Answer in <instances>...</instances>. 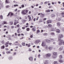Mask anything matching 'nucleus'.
I'll return each mask as SVG.
<instances>
[{"label":"nucleus","instance_id":"obj_60","mask_svg":"<svg viewBox=\"0 0 64 64\" xmlns=\"http://www.w3.org/2000/svg\"><path fill=\"white\" fill-rule=\"evenodd\" d=\"M47 2H45L44 3V4H45L46 5V4H47Z\"/></svg>","mask_w":64,"mask_h":64},{"label":"nucleus","instance_id":"obj_35","mask_svg":"<svg viewBox=\"0 0 64 64\" xmlns=\"http://www.w3.org/2000/svg\"><path fill=\"white\" fill-rule=\"evenodd\" d=\"M2 44H5V41L4 40H2Z\"/></svg>","mask_w":64,"mask_h":64},{"label":"nucleus","instance_id":"obj_9","mask_svg":"<svg viewBox=\"0 0 64 64\" xmlns=\"http://www.w3.org/2000/svg\"><path fill=\"white\" fill-rule=\"evenodd\" d=\"M47 23L48 24H49V23H51V22H52V21L50 20H48L47 21Z\"/></svg>","mask_w":64,"mask_h":64},{"label":"nucleus","instance_id":"obj_26","mask_svg":"<svg viewBox=\"0 0 64 64\" xmlns=\"http://www.w3.org/2000/svg\"><path fill=\"white\" fill-rule=\"evenodd\" d=\"M40 31L39 30H37V32H36V34H38V33H40Z\"/></svg>","mask_w":64,"mask_h":64},{"label":"nucleus","instance_id":"obj_34","mask_svg":"<svg viewBox=\"0 0 64 64\" xmlns=\"http://www.w3.org/2000/svg\"><path fill=\"white\" fill-rule=\"evenodd\" d=\"M19 24H18L17 26H16L15 27V28H16L17 27H19Z\"/></svg>","mask_w":64,"mask_h":64},{"label":"nucleus","instance_id":"obj_48","mask_svg":"<svg viewBox=\"0 0 64 64\" xmlns=\"http://www.w3.org/2000/svg\"><path fill=\"white\" fill-rule=\"evenodd\" d=\"M33 34L31 35L30 36V38H33Z\"/></svg>","mask_w":64,"mask_h":64},{"label":"nucleus","instance_id":"obj_46","mask_svg":"<svg viewBox=\"0 0 64 64\" xmlns=\"http://www.w3.org/2000/svg\"><path fill=\"white\" fill-rule=\"evenodd\" d=\"M21 7L22 8H24V4H22L21 6Z\"/></svg>","mask_w":64,"mask_h":64},{"label":"nucleus","instance_id":"obj_17","mask_svg":"<svg viewBox=\"0 0 64 64\" xmlns=\"http://www.w3.org/2000/svg\"><path fill=\"white\" fill-rule=\"evenodd\" d=\"M22 15H24L26 14V13L24 12L23 10L22 11Z\"/></svg>","mask_w":64,"mask_h":64},{"label":"nucleus","instance_id":"obj_45","mask_svg":"<svg viewBox=\"0 0 64 64\" xmlns=\"http://www.w3.org/2000/svg\"><path fill=\"white\" fill-rule=\"evenodd\" d=\"M62 20V19H61V18H58V21H61Z\"/></svg>","mask_w":64,"mask_h":64},{"label":"nucleus","instance_id":"obj_31","mask_svg":"<svg viewBox=\"0 0 64 64\" xmlns=\"http://www.w3.org/2000/svg\"><path fill=\"white\" fill-rule=\"evenodd\" d=\"M1 48L2 49H4V48H5V46H1Z\"/></svg>","mask_w":64,"mask_h":64},{"label":"nucleus","instance_id":"obj_28","mask_svg":"<svg viewBox=\"0 0 64 64\" xmlns=\"http://www.w3.org/2000/svg\"><path fill=\"white\" fill-rule=\"evenodd\" d=\"M62 58H63V57H62V56L61 55H60L59 56V58L60 59H62Z\"/></svg>","mask_w":64,"mask_h":64},{"label":"nucleus","instance_id":"obj_20","mask_svg":"<svg viewBox=\"0 0 64 64\" xmlns=\"http://www.w3.org/2000/svg\"><path fill=\"white\" fill-rule=\"evenodd\" d=\"M57 26H58V27H59V26H60V23L59 22H58L57 23Z\"/></svg>","mask_w":64,"mask_h":64},{"label":"nucleus","instance_id":"obj_10","mask_svg":"<svg viewBox=\"0 0 64 64\" xmlns=\"http://www.w3.org/2000/svg\"><path fill=\"white\" fill-rule=\"evenodd\" d=\"M8 59L10 60H12L13 59V57L11 56H10L8 58Z\"/></svg>","mask_w":64,"mask_h":64},{"label":"nucleus","instance_id":"obj_21","mask_svg":"<svg viewBox=\"0 0 64 64\" xmlns=\"http://www.w3.org/2000/svg\"><path fill=\"white\" fill-rule=\"evenodd\" d=\"M32 30L34 32L36 30V28H32Z\"/></svg>","mask_w":64,"mask_h":64},{"label":"nucleus","instance_id":"obj_40","mask_svg":"<svg viewBox=\"0 0 64 64\" xmlns=\"http://www.w3.org/2000/svg\"><path fill=\"white\" fill-rule=\"evenodd\" d=\"M28 19H29L28 21H30L31 20V18L30 17V18H29Z\"/></svg>","mask_w":64,"mask_h":64},{"label":"nucleus","instance_id":"obj_8","mask_svg":"<svg viewBox=\"0 0 64 64\" xmlns=\"http://www.w3.org/2000/svg\"><path fill=\"white\" fill-rule=\"evenodd\" d=\"M28 59L30 61H33V57L31 56L28 58Z\"/></svg>","mask_w":64,"mask_h":64},{"label":"nucleus","instance_id":"obj_61","mask_svg":"<svg viewBox=\"0 0 64 64\" xmlns=\"http://www.w3.org/2000/svg\"><path fill=\"white\" fill-rule=\"evenodd\" d=\"M22 29H25V27H22Z\"/></svg>","mask_w":64,"mask_h":64},{"label":"nucleus","instance_id":"obj_43","mask_svg":"<svg viewBox=\"0 0 64 64\" xmlns=\"http://www.w3.org/2000/svg\"><path fill=\"white\" fill-rule=\"evenodd\" d=\"M30 46H31V45H30V43H29V44H28V47H30Z\"/></svg>","mask_w":64,"mask_h":64},{"label":"nucleus","instance_id":"obj_44","mask_svg":"<svg viewBox=\"0 0 64 64\" xmlns=\"http://www.w3.org/2000/svg\"><path fill=\"white\" fill-rule=\"evenodd\" d=\"M0 18L1 19H3V16L2 15H1L0 16Z\"/></svg>","mask_w":64,"mask_h":64},{"label":"nucleus","instance_id":"obj_12","mask_svg":"<svg viewBox=\"0 0 64 64\" xmlns=\"http://www.w3.org/2000/svg\"><path fill=\"white\" fill-rule=\"evenodd\" d=\"M63 50V47L62 46L60 47L59 48V50L60 51H62Z\"/></svg>","mask_w":64,"mask_h":64},{"label":"nucleus","instance_id":"obj_62","mask_svg":"<svg viewBox=\"0 0 64 64\" xmlns=\"http://www.w3.org/2000/svg\"><path fill=\"white\" fill-rule=\"evenodd\" d=\"M45 64H48V62H45Z\"/></svg>","mask_w":64,"mask_h":64},{"label":"nucleus","instance_id":"obj_15","mask_svg":"<svg viewBox=\"0 0 64 64\" xmlns=\"http://www.w3.org/2000/svg\"><path fill=\"white\" fill-rule=\"evenodd\" d=\"M52 54L54 55H55V56H56L57 55V52H53Z\"/></svg>","mask_w":64,"mask_h":64},{"label":"nucleus","instance_id":"obj_18","mask_svg":"<svg viewBox=\"0 0 64 64\" xmlns=\"http://www.w3.org/2000/svg\"><path fill=\"white\" fill-rule=\"evenodd\" d=\"M53 49V47L51 46H50L48 47V49L50 50H51Z\"/></svg>","mask_w":64,"mask_h":64},{"label":"nucleus","instance_id":"obj_59","mask_svg":"<svg viewBox=\"0 0 64 64\" xmlns=\"http://www.w3.org/2000/svg\"><path fill=\"white\" fill-rule=\"evenodd\" d=\"M40 4L41 5H43V2H42L40 3Z\"/></svg>","mask_w":64,"mask_h":64},{"label":"nucleus","instance_id":"obj_49","mask_svg":"<svg viewBox=\"0 0 64 64\" xmlns=\"http://www.w3.org/2000/svg\"><path fill=\"white\" fill-rule=\"evenodd\" d=\"M44 36H47V34L46 33H45L44 34Z\"/></svg>","mask_w":64,"mask_h":64},{"label":"nucleus","instance_id":"obj_25","mask_svg":"<svg viewBox=\"0 0 64 64\" xmlns=\"http://www.w3.org/2000/svg\"><path fill=\"white\" fill-rule=\"evenodd\" d=\"M40 14H41V17H44V14H42V13H41Z\"/></svg>","mask_w":64,"mask_h":64},{"label":"nucleus","instance_id":"obj_22","mask_svg":"<svg viewBox=\"0 0 64 64\" xmlns=\"http://www.w3.org/2000/svg\"><path fill=\"white\" fill-rule=\"evenodd\" d=\"M19 22H18L15 21V22L14 23V25H16L17 23H18Z\"/></svg>","mask_w":64,"mask_h":64},{"label":"nucleus","instance_id":"obj_37","mask_svg":"<svg viewBox=\"0 0 64 64\" xmlns=\"http://www.w3.org/2000/svg\"><path fill=\"white\" fill-rule=\"evenodd\" d=\"M7 44H6V43L5 44V47H8V45Z\"/></svg>","mask_w":64,"mask_h":64},{"label":"nucleus","instance_id":"obj_14","mask_svg":"<svg viewBox=\"0 0 64 64\" xmlns=\"http://www.w3.org/2000/svg\"><path fill=\"white\" fill-rule=\"evenodd\" d=\"M48 27L50 28H52V25L51 24H50L48 26Z\"/></svg>","mask_w":64,"mask_h":64},{"label":"nucleus","instance_id":"obj_2","mask_svg":"<svg viewBox=\"0 0 64 64\" xmlns=\"http://www.w3.org/2000/svg\"><path fill=\"white\" fill-rule=\"evenodd\" d=\"M46 57H48V58H49L51 56V54H46Z\"/></svg>","mask_w":64,"mask_h":64},{"label":"nucleus","instance_id":"obj_5","mask_svg":"<svg viewBox=\"0 0 64 64\" xmlns=\"http://www.w3.org/2000/svg\"><path fill=\"white\" fill-rule=\"evenodd\" d=\"M19 17L17 16L15 18L14 21L18 22V21L19 20Z\"/></svg>","mask_w":64,"mask_h":64},{"label":"nucleus","instance_id":"obj_47","mask_svg":"<svg viewBox=\"0 0 64 64\" xmlns=\"http://www.w3.org/2000/svg\"><path fill=\"white\" fill-rule=\"evenodd\" d=\"M44 47L46 49H47V48H48V46H44Z\"/></svg>","mask_w":64,"mask_h":64},{"label":"nucleus","instance_id":"obj_23","mask_svg":"<svg viewBox=\"0 0 64 64\" xmlns=\"http://www.w3.org/2000/svg\"><path fill=\"white\" fill-rule=\"evenodd\" d=\"M56 16L55 15V14H52L51 15V16L52 17H55Z\"/></svg>","mask_w":64,"mask_h":64},{"label":"nucleus","instance_id":"obj_27","mask_svg":"<svg viewBox=\"0 0 64 64\" xmlns=\"http://www.w3.org/2000/svg\"><path fill=\"white\" fill-rule=\"evenodd\" d=\"M54 64H58V62H57L56 61H55L54 62Z\"/></svg>","mask_w":64,"mask_h":64},{"label":"nucleus","instance_id":"obj_53","mask_svg":"<svg viewBox=\"0 0 64 64\" xmlns=\"http://www.w3.org/2000/svg\"><path fill=\"white\" fill-rule=\"evenodd\" d=\"M40 54H39L38 56V58H40Z\"/></svg>","mask_w":64,"mask_h":64},{"label":"nucleus","instance_id":"obj_33","mask_svg":"<svg viewBox=\"0 0 64 64\" xmlns=\"http://www.w3.org/2000/svg\"><path fill=\"white\" fill-rule=\"evenodd\" d=\"M7 54H10L11 53V51H8L7 52H6Z\"/></svg>","mask_w":64,"mask_h":64},{"label":"nucleus","instance_id":"obj_36","mask_svg":"<svg viewBox=\"0 0 64 64\" xmlns=\"http://www.w3.org/2000/svg\"><path fill=\"white\" fill-rule=\"evenodd\" d=\"M25 42H22V44L23 46H25Z\"/></svg>","mask_w":64,"mask_h":64},{"label":"nucleus","instance_id":"obj_55","mask_svg":"<svg viewBox=\"0 0 64 64\" xmlns=\"http://www.w3.org/2000/svg\"><path fill=\"white\" fill-rule=\"evenodd\" d=\"M18 9H17V8H16V10H14V11H15L16 12V11H17Z\"/></svg>","mask_w":64,"mask_h":64},{"label":"nucleus","instance_id":"obj_32","mask_svg":"<svg viewBox=\"0 0 64 64\" xmlns=\"http://www.w3.org/2000/svg\"><path fill=\"white\" fill-rule=\"evenodd\" d=\"M3 24V25H4V24H8V23L6 22H4V24Z\"/></svg>","mask_w":64,"mask_h":64},{"label":"nucleus","instance_id":"obj_4","mask_svg":"<svg viewBox=\"0 0 64 64\" xmlns=\"http://www.w3.org/2000/svg\"><path fill=\"white\" fill-rule=\"evenodd\" d=\"M58 39H59V38L60 39H61V38H63V35H62V34H58Z\"/></svg>","mask_w":64,"mask_h":64},{"label":"nucleus","instance_id":"obj_13","mask_svg":"<svg viewBox=\"0 0 64 64\" xmlns=\"http://www.w3.org/2000/svg\"><path fill=\"white\" fill-rule=\"evenodd\" d=\"M15 45H16V46L20 45L19 42H15Z\"/></svg>","mask_w":64,"mask_h":64},{"label":"nucleus","instance_id":"obj_16","mask_svg":"<svg viewBox=\"0 0 64 64\" xmlns=\"http://www.w3.org/2000/svg\"><path fill=\"white\" fill-rule=\"evenodd\" d=\"M59 62L60 63H63V60L62 59L59 60H58Z\"/></svg>","mask_w":64,"mask_h":64},{"label":"nucleus","instance_id":"obj_63","mask_svg":"<svg viewBox=\"0 0 64 64\" xmlns=\"http://www.w3.org/2000/svg\"><path fill=\"white\" fill-rule=\"evenodd\" d=\"M61 10H64V8H61Z\"/></svg>","mask_w":64,"mask_h":64},{"label":"nucleus","instance_id":"obj_57","mask_svg":"<svg viewBox=\"0 0 64 64\" xmlns=\"http://www.w3.org/2000/svg\"><path fill=\"white\" fill-rule=\"evenodd\" d=\"M28 11V10H26V13H27Z\"/></svg>","mask_w":64,"mask_h":64},{"label":"nucleus","instance_id":"obj_29","mask_svg":"<svg viewBox=\"0 0 64 64\" xmlns=\"http://www.w3.org/2000/svg\"><path fill=\"white\" fill-rule=\"evenodd\" d=\"M22 22L23 23H24V22H25V20L24 19L22 20Z\"/></svg>","mask_w":64,"mask_h":64},{"label":"nucleus","instance_id":"obj_19","mask_svg":"<svg viewBox=\"0 0 64 64\" xmlns=\"http://www.w3.org/2000/svg\"><path fill=\"white\" fill-rule=\"evenodd\" d=\"M52 58H54V59H55L57 58V56H55V55H53L52 56Z\"/></svg>","mask_w":64,"mask_h":64},{"label":"nucleus","instance_id":"obj_39","mask_svg":"<svg viewBox=\"0 0 64 64\" xmlns=\"http://www.w3.org/2000/svg\"><path fill=\"white\" fill-rule=\"evenodd\" d=\"M26 30L27 31H29L30 30V28H26Z\"/></svg>","mask_w":64,"mask_h":64},{"label":"nucleus","instance_id":"obj_11","mask_svg":"<svg viewBox=\"0 0 64 64\" xmlns=\"http://www.w3.org/2000/svg\"><path fill=\"white\" fill-rule=\"evenodd\" d=\"M56 31L58 33H60V30L58 29H56Z\"/></svg>","mask_w":64,"mask_h":64},{"label":"nucleus","instance_id":"obj_3","mask_svg":"<svg viewBox=\"0 0 64 64\" xmlns=\"http://www.w3.org/2000/svg\"><path fill=\"white\" fill-rule=\"evenodd\" d=\"M40 41V40H36L34 42V43L35 44H38L39 43V42Z\"/></svg>","mask_w":64,"mask_h":64},{"label":"nucleus","instance_id":"obj_58","mask_svg":"<svg viewBox=\"0 0 64 64\" xmlns=\"http://www.w3.org/2000/svg\"><path fill=\"white\" fill-rule=\"evenodd\" d=\"M5 49V50H9V49H8V48H6Z\"/></svg>","mask_w":64,"mask_h":64},{"label":"nucleus","instance_id":"obj_52","mask_svg":"<svg viewBox=\"0 0 64 64\" xmlns=\"http://www.w3.org/2000/svg\"><path fill=\"white\" fill-rule=\"evenodd\" d=\"M6 8H9L10 7V6L9 5L7 6H6Z\"/></svg>","mask_w":64,"mask_h":64},{"label":"nucleus","instance_id":"obj_24","mask_svg":"<svg viewBox=\"0 0 64 64\" xmlns=\"http://www.w3.org/2000/svg\"><path fill=\"white\" fill-rule=\"evenodd\" d=\"M62 16V17H64V12L61 13Z\"/></svg>","mask_w":64,"mask_h":64},{"label":"nucleus","instance_id":"obj_50","mask_svg":"<svg viewBox=\"0 0 64 64\" xmlns=\"http://www.w3.org/2000/svg\"><path fill=\"white\" fill-rule=\"evenodd\" d=\"M28 51L29 52L31 51H32V50L30 48H29L28 49Z\"/></svg>","mask_w":64,"mask_h":64},{"label":"nucleus","instance_id":"obj_30","mask_svg":"<svg viewBox=\"0 0 64 64\" xmlns=\"http://www.w3.org/2000/svg\"><path fill=\"white\" fill-rule=\"evenodd\" d=\"M46 12H50V10H46Z\"/></svg>","mask_w":64,"mask_h":64},{"label":"nucleus","instance_id":"obj_6","mask_svg":"<svg viewBox=\"0 0 64 64\" xmlns=\"http://www.w3.org/2000/svg\"><path fill=\"white\" fill-rule=\"evenodd\" d=\"M46 45V42H42V46L43 47H44Z\"/></svg>","mask_w":64,"mask_h":64},{"label":"nucleus","instance_id":"obj_7","mask_svg":"<svg viewBox=\"0 0 64 64\" xmlns=\"http://www.w3.org/2000/svg\"><path fill=\"white\" fill-rule=\"evenodd\" d=\"M45 41L46 42V43H50L51 42L50 40L48 39H46L45 40Z\"/></svg>","mask_w":64,"mask_h":64},{"label":"nucleus","instance_id":"obj_42","mask_svg":"<svg viewBox=\"0 0 64 64\" xmlns=\"http://www.w3.org/2000/svg\"><path fill=\"white\" fill-rule=\"evenodd\" d=\"M9 23H10L11 25H13V22H10Z\"/></svg>","mask_w":64,"mask_h":64},{"label":"nucleus","instance_id":"obj_64","mask_svg":"<svg viewBox=\"0 0 64 64\" xmlns=\"http://www.w3.org/2000/svg\"><path fill=\"white\" fill-rule=\"evenodd\" d=\"M28 17L29 18H30V17H31V16H29V15H28Z\"/></svg>","mask_w":64,"mask_h":64},{"label":"nucleus","instance_id":"obj_1","mask_svg":"<svg viewBox=\"0 0 64 64\" xmlns=\"http://www.w3.org/2000/svg\"><path fill=\"white\" fill-rule=\"evenodd\" d=\"M58 41H59V45H61L62 44V42H63V40L61 39H60L59 38Z\"/></svg>","mask_w":64,"mask_h":64},{"label":"nucleus","instance_id":"obj_38","mask_svg":"<svg viewBox=\"0 0 64 64\" xmlns=\"http://www.w3.org/2000/svg\"><path fill=\"white\" fill-rule=\"evenodd\" d=\"M50 34L52 35H54L55 34L54 32H51Z\"/></svg>","mask_w":64,"mask_h":64},{"label":"nucleus","instance_id":"obj_41","mask_svg":"<svg viewBox=\"0 0 64 64\" xmlns=\"http://www.w3.org/2000/svg\"><path fill=\"white\" fill-rule=\"evenodd\" d=\"M50 41H54V39L51 38L50 39Z\"/></svg>","mask_w":64,"mask_h":64},{"label":"nucleus","instance_id":"obj_51","mask_svg":"<svg viewBox=\"0 0 64 64\" xmlns=\"http://www.w3.org/2000/svg\"><path fill=\"white\" fill-rule=\"evenodd\" d=\"M16 55V52H14V53L13 56H15V55Z\"/></svg>","mask_w":64,"mask_h":64},{"label":"nucleus","instance_id":"obj_56","mask_svg":"<svg viewBox=\"0 0 64 64\" xmlns=\"http://www.w3.org/2000/svg\"><path fill=\"white\" fill-rule=\"evenodd\" d=\"M14 27H15V26H12L11 27V28H14Z\"/></svg>","mask_w":64,"mask_h":64},{"label":"nucleus","instance_id":"obj_54","mask_svg":"<svg viewBox=\"0 0 64 64\" xmlns=\"http://www.w3.org/2000/svg\"><path fill=\"white\" fill-rule=\"evenodd\" d=\"M9 42L8 41L7 42H6V44H9Z\"/></svg>","mask_w":64,"mask_h":64}]
</instances>
